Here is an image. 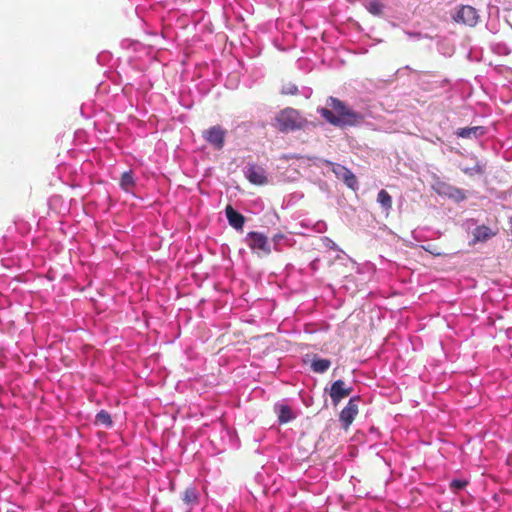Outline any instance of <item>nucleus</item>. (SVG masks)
<instances>
[{
    "label": "nucleus",
    "mask_w": 512,
    "mask_h": 512,
    "mask_svg": "<svg viewBox=\"0 0 512 512\" xmlns=\"http://www.w3.org/2000/svg\"><path fill=\"white\" fill-rule=\"evenodd\" d=\"M352 391V386H347L343 380H336L330 387L329 395L333 404L337 405L342 399L349 396Z\"/></svg>",
    "instance_id": "8"
},
{
    "label": "nucleus",
    "mask_w": 512,
    "mask_h": 512,
    "mask_svg": "<svg viewBox=\"0 0 512 512\" xmlns=\"http://www.w3.org/2000/svg\"><path fill=\"white\" fill-rule=\"evenodd\" d=\"M245 242L253 251H260L265 255L271 253V246L268 238L261 232H249L245 237Z\"/></svg>",
    "instance_id": "4"
},
{
    "label": "nucleus",
    "mask_w": 512,
    "mask_h": 512,
    "mask_svg": "<svg viewBox=\"0 0 512 512\" xmlns=\"http://www.w3.org/2000/svg\"><path fill=\"white\" fill-rule=\"evenodd\" d=\"M472 164H460V169L466 175L473 177L476 175H483L486 172V163L478 160L477 158H471Z\"/></svg>",
    "instance_id": "10"
},
{
    "label": "nucleus",
    "mask_w": 512,
    "mask_h": 512,
    "mask_svg": "<svg viewBox=\"0 0 512 512\" xmlns=\"http://www.w3.org/2000/svg\"><path fill=\"white\" fill-rule=\"evenodd\" d=\"M303 95L305 98H309L312 94V90L310 88H303V91H302Z\"/></svg>",
    "instance_id": "27"
},
{
    "label": "nucleus",
    "mask_w": 512,
    "mask_h": 512,
    "mask_svg": "<svg viewBox=\"0 0 512 512\" xmlns=\"http://www.w3.org/2000/svg\"><path fill=\"white\" fill-rule=\"evenodd\" d=\"M322 241H323V245L326 248L333 249V250H339L337 244L333 240H331L330 238L323 237Z\"/></svg>",
    "instance_id": "25"
},
{
    "label": "nucleus",
    "mask_w": 512,
    "mask_h": 512,
    "mask_svg": "<svg viewBox=\"0 0 512 512\" xmlns=\"http://www.w3.org/2000/svg\"><path fill=\"white\" fill-rule=\"evenodd\" d=\"M227 131L220 125H215L204 131V139L216 150H221L225 144Z\"/></svg>",
    "instance_id": "5"
},
{
    "label": "nucleus",
    "mask_w": 512,
    "mask_h": 512,
    "mask_svg": "<svg viewBox=\"0 0 512 512\" xmlns=\"http://www.w3.org/2000/svg\"><path fill=\"white\" fill-rule=\"evenodd\" d=\"M310 160L312 161V165L316 167H328L329 170H331L334 173L335 177L343 181L347 187L353 190L358 188V181L356 179V176L351 170H349L345 166L317 157L310 158Z\"/></svg>",
    "instance_id": "2"
},
{
    "label": "nucleus",
    "mask_w": 512,
    "mask_h": 512,
    "mask_svg": "<svg viewBox=\"0 0 512 512\" xmlns=\"http://www.w3.org/2000/svg\"><path fill=\"white\" fill-rule=\"evenodd\" d=\"M311 265L313 268H316V265H314V262H311Z\"/></svg>",
    "instance_id": "29"
},
{
    "label": "nucleus",
    "mask_w": 512,
    "mask_h": 512,
    "mask_svg": "<svg viewBox=\"0 0 512 512\" xmlns=\"http://www.w3.org/2000/svg\"><path fill=\"white\" fill-rule=\"evenodd\" d=\"M327 105L331 109L320 108L318 112L326 121L335 126H353L361 123L364 119L362 113L354 111L337 98L330 97L327 100Z\"/></svg>",
    "instance_id": "1"
},
{
    "label": "nucleus",
    "mask_w": 512,
    "mask_h": 512,
    "mask_svg": "<svg viewBox=\"0 0 512 512\" xmlns=\"http://www.w3.org/2000/svg\"><path fill=\"white\" fill-rule=\"evenodd\" d=\"M448 195L456 201H463L466 198L465 192L462 189L452 186L448 187Z\"/></svg>",
    "instance_id": "22"
},
{
    "label": "nucleus",
    "mask_w": 512,
    "mask_h": 512,
    "mask_svg": "<svg viewBox=\"0 0 512 512\" xmlns=\"http://www.w3.org/2000/svg\"><path fill=\"white\" fill-rule=\"evenodd\" d=\"M276 126L281 132H290L302 129L306 124V119L293 108H286L280 111L276 118Z\"/></svg>",
    "instance_id": "3"
},
{
    "label": "nucleus",
    "mask_w": 512,
    "mask_h": 512,
    "mask_svg": "<svg viewBox=\"0 0 512 512\" xmlns=\"http://www.w3.org/2000/svg\"><path fill=\"white\" fill-rule=\"evenodd\" d=\"M198 497L199 494L197 490L193 487H189L184 491L183 501L189 506H194L198 503Z\"/></svg>",
    "instance_id": "21"
},
{
    "label": "nucleus",
    "mask_w": 512,
    "mask_h": 512,
    "mask_svg": "<svg viewBox=\"0 0 512 512\" xmlns=\"http://www.w3.org/2000/svg\"><path fill=\"white\" fill-rule=\"evenodd\" d=\"M274 409H275V412L277 413L278 421L281 424L288 423L296 417L294 412L288 405L275 404Z\"/></svg>",
    "instance_id": "13"
},
{
    "label": "nucleus",
    "mask_w": 512,
    "mask_h": 512,
    "mask_svg": "<svg viewBox=\"0 0 512 512\" xmlns=\"http://www.w3.org/2000/svg\"><path fill=\"white\" fill-rule=\"evenodd\" d=\"M331 365L330 360L317 358L311 363V368L316 373H325Z\"/></svg>",
    "instance_id": "19"
},
{
    "label": "nucleus",
    "mask_w": 512,
    "mask_h": 512,
    "mask_svg": "<svg viewBox=\"0 0 512 512\" xmlns=\"http://www.w3.org/2000/svg\"><path fill=\"white\" fill-rule=\"evenodd\" d=\"M377 202L380 204L386 214H388L392 208V197L386 190L382 189L379 191L377 195Z\"/></svg>",
    "instance_id": "16"
},
{
    "label": "nucleus",
    "mask_w": 512,
    "mask_h": 512,
    "mask_svg": "<svg viewBox=\"0 0 512 512\" xmlns=\"http://www.w3.org/2000/svg\"><path fill=\"white\" fill-rule=\"evenodd\" d=\"M365 8L374 16H381L384 10V4L381 0H367Z\"/></svg>",
    "instance_id": "17"
},
{
    "label": "nucleus",
    "mask_w": 512,
    "mask_h": 512,
    "mask_svg": "<svg viewBox=\"0 0 512 512\" xmlns=\"http://www.w3.org/2000/svg\"><path fill=\"white\" fill-rule=\"evenodd\" d=\"M281 92H282V94H286V95H295L298 93V88L293 83H287L282 86Z\"/></svg>",
    "instance_id": "23"
},
{
    "label": "nucleus",
    "mask_w": 512,
    "mask_h": 512,
    "mask_svg": "<svg viewBox=\"0 0 512 512\" xmlns=\"http://www.w3.org/2000/svg\"><path fill=\"white\" fill-rule=\"evenodd\" d=\"M311 265L313 268H316V265H314V262H311Z\"/></svg>",
    "instance_id": "30"
},
{
    "label": "nucleus",
    "mask_w": 512,
    "mask_h": 512,
    "mask_svg": "<svg viewBox=\"0 0 512 512\" xmlns=\"http://www.w3.org/2000/svg\"><path fill=\"white\" fill-rule=\"evenodd\" d=\"M442 512H453L452 510H444Z\"/></svg>",
    "instance_id": "31"
},
{
    "label": "nucleus",
    "mask_w": 512,
    "mask_h": 512,
    "mask_svg": "<svg viewBox=\"0 0 512 512\" xmlns=\"http://www.w3.org/2000/svg\"><path fill=\"white\" fill-rule=\"evenodd\" d=\"M456 22H461L469 26H475L478 22V14L474 7L462 6L454 16Z\"/></svg>",
    "instance_id": "9"
},
{
    "label": "nucleus",
    "mask_w": 512,
    "mask_h": 512,
    "mask_svg": "<svg viewBox=\"0 0 512 512\" xmlns=\"http://www.w3.org/2000/svg\"><path fill=\"white\" fill-rule=\"evenodd\" d=\"M226 217L229 224L236 230L242 229L245 218L242 214L233 209L232 206L228 205L225 209Z\"/></svg>",
    "instance_id": "11"
},
{
    "label": "nucleus",
    "mask_w": 512,
    "mask_h": 512,
    "mask_svg": "<svg viewBox=\"0 0 512 512\" xmlns=\"http://www.w3.org/2000/svg\"><path fill=\"white\" fill-rule=\"evenodd\" d=\"M95 422L96 424L102 425L106 428H111L113 426L111 415L105 410H101L96 414Z\"/></svg>",
    "instance_id": "20"
},
{
    "label": "nucleus",
    "mask_w": 512,
    "mask_h": 512,
    "mask_svg": "<svg viewBox=\"0 0 512 512\" xmlns=\"http://www.w3.org/2000/svg\"><path fill=\"white\" fill-rule=\"evenodd\" d=\"M467 485V481L465 480H460V479H454L451 481L450 483V487L455 490V491H458V490H461L463 489L465 486Z\"/></svg>",
    "instance_id": "24"
},
{
    "label": "nucleus",
    "mask_w": 512,
    "mask_h": 512,
    "mask_svg": "<svg viewBox=\"0 0 512 512\" xmlns=\"http://www.w3.org/2000/svg\"><path fill=\"white\" fill-rule=\"evenodd\" d=\"M318 226H319V229H318L319 232H322L324 229H326V225L324 223L318 224Z\"/></svg>",
    "instance_id": "28"
},
{
    "label": "nucleus",
    "mask_w": 512,
    "mask_h": 512,
    "mask_svg": "<svg viewBox=\"0 0 512 512\" xmlns=\"http://www.w3.org/2000/svg\"><path fill=\"white\" fill-rule=\"evenodd\" d=\"M358 400L359 397L350 398L347 405L342 409L340 413L339 420L344 429H348L358 414Z\"/></svg>",
    "instance_id": "6"
},
{
    "label": "nucleus",
    "mask_w": 512,
    "mask_h": 512,
    "mask_svg": "<svg viewBox=\"0 0 512 512\" xmlns=\"http://www.w3.org/2000/svg\"><path fill=\"white\" fill-rule=\"evenodd\" d=\"M272 241L276 251H281L283 246H291L293 244L292 238L283 233L275 234Z\"/></svg>",
    "instance_id": "14"
},
{
    "label": "nucleus",
    "mask_w": 512,
    "mask_h": 512,
    "mask_svg": "<svg viewBox=\"0 0 512 512\" xmlns=\"http://www.w3.org/2000/svg\"><path fill=\"white\" fill-rule=\"evenodd\" d=\"M494 235L493 231L487 226H478L473 231L474 240L484 242Z\"/></svg>",
    "instance_id": "15"
},
{
    "label": "nucleus",
    "mask_w": 512,
    "mask_h": 512,
    "mask_svg": "<svg viewBox=\"0 0 512 512\" xmlns=\"http://www.w3.org/2000/svg\"><path fill=\"white\" fill-rule=\"evenodd\" d=\"M486 133V128L483 126H474V127H465L459 128L456 131V135L460 138H479L482 137Z\"/></svg>",
    "instance_id": "12"
},
{
    "label": "nucleus",
    "mask_w": 512,
    "mask_h": 512,
    "mask_svg": "<svg viewBox=\"0 0 512 512\" xmlns=\"http://www.w3.org/2000/svg\"><path fill=\"white\" fill-rule=\"evenodd\" d=\"M423 249L427 252H429L430 254L434 255V256H441L443 255V253L437 251L436 247L432 244H428L427 246H423Z\"/></svg>",
    "instance_id": "26"
},
{
    "label": "nucleus",
    "mask_w": 512,
    "mask_h": 512,
    "mask_svg": "<svg viewBox=\"0 0 512 512\" xmlns=\"http://www.w3.org/2000/svg\"><path fill=\"white\" fill-rule=\"evenodd\" d=\"M134 185H135V179H134L132 171L124 172L120 179V187L125 192H131Z\"/></svg>",
    "instance_id": "18"
},
{
    "label": "nucleus",
    "mask_w": 512,
    "mask_h": 512,
    "mask_svg": "<svg viewBox=\"0 0 512 512\" xmlns=\"http://www.w3.org/2000/svg\"><path fill=\"white\" fill-rule=\"evenodd\" d=\"M245 177L255 185H264L268 182L266 171L263 167L256 164H248L244 168Z\"/></svg>",
    "instance_id": "7"
}]
</instances>
